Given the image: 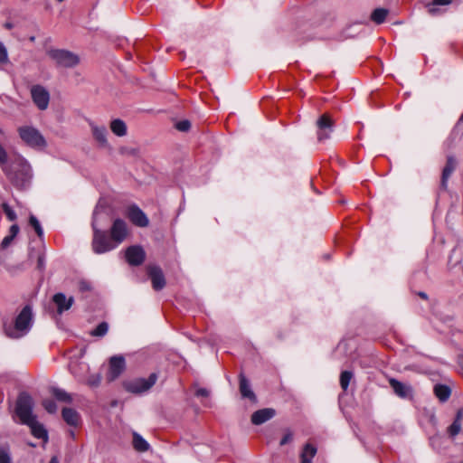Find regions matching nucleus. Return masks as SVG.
Returning <instances> with one entry per match:
<instances>
[{
    "label": "nucleus",
    "mask_w": 463,
    "mask_h": 463,
    "mask_svg": "<svg viewBox=\"0 0 463 463\" xmlns=\"http://www.w3.org/2000/svg\"><path fill=\"white\" fill-rule=\"evenodd\" d=\"M32 323V307L29 305H26L16 317L14 327H5V334L11 338H20L29 332Z\"/></svg>",
    "instance_id": "obj_1"
},
{
    "label": "nucleus",
    "mask_w": 463,
    "mask_h": 463,
    "mask_svg": "<svg viewBox=\"0 0 463 463\" xmlns=\"http://www.w3.org/2000/svg\"><path fill=\"white\" fill-rule=\"evenodd\" d=\"M21 140L29 147L35 150H43L47 142L43 134L34 127L25 125L17 128Z\"/></svg>",
    "instance_id": "obj_2"
},
{
    "label": "nucleus",
    "mask_w": 463,
    "mask_h": 463,
    "mask_svg": "<svg viewBox=\"0 0 463 463\" xmlns=\"http://www.w3.org/2000/svg\"><path fill=\"white\" fill-rule=\"evenodd\" d=\"M98 210L96 209L93 213L92 227L94 230L93 240H92V250L97 254H102L110 251L118 247L117 243L109 238L105 232L97 229L96 221L98 217Z\"/></svg>",
    "instance_id": "obj_3"
},
{
    "label": "nucleus",
    "mask_w": 463,
    "mask_h": 463,
    "mask_svg": "<svg viewBox=\"0 0 463 463\" xmlns=\"http://www.w3.org/2000/svg\"><path fill=\"white\" fill-rule=\"evenodd\" d=\"M7 176L15 187L26 188L33 176L31 165L25 160H22L14 172L7 173Z\"/></svg>",
    "instance_id": "obj_4"
},
{
    "label": "nucleus",
    "mask_w": 463,
    "mask_h": 463,
    "mask_svg": "<svg viewBox=\"0 0 463 463\" xmlns=\"http://www.w3.org/2000/svg\"><path fill=\"white\" fill-rule=\"evenodd\" d=\"M157 378V374L156 373H152L148 378H136L125 381L123 383V387L130 393L141 394L150 390L156 384Z\"/></svg>",
    "instance_id": "obj_5"
},
{
    "label": "nucleus",
    "mask_w": 463,
    "mask_h": 463,
    "mask_svg": "<svg viewBox=\"0 0 463 463\" xmlns=\"http://www.w3.org/2000/svg\"><path fill=\"white\" fill-rule=\"evenodd\" d=\"M33 399L29 394L23 392L18 396L15 405V414L22 424L29 423L31 420L36 418L33 413Z\"/></svg>",
    "instance_id": "obj_6"
},
{
    "label": "nucleus",
    "mask_w": 463,
    "mask_h": 463,
    "mask_svg": "<svg viewBox=\"0 0 463 463\" xmlns=\"http://www.w3.org/2000/svg\"><path fill=\"white\" fill-rule=\"evenodd\" d=\"M47 54L58 66L61 67L72 68L80 63L79 56L67 50L51 49L47 52Z\"/></svg>",
    "instance_id": "obj_7"
},
{
    "label": "nucleus",
    "mask_w": 463,
    "mask_h": 463,
    "mask_svg": "<svg viewBox=\"0 0 463 463\" xmlns=\"http://www.w3.org/2000/svg\"><path fill=\"white\" fill-rule=\"evenodd\" d=\"M317 136L318 142L328 139L334 130V121L329 114L321 115L317 120Z\"/></svg>",
    "instance_id": "obj_8"
},
{
    "label": "nucleus",
    "mask_w": 463,
    "mask_h": 463,
    "mask_svg": "<svg viewBox=\"0 0 463 463\" xmlns=\"http://www.w3.org/2000/svg\"><path fill=\"white\" fill-rule=\"evenodd\" d=\"M126 369V361L123 355H114L109 358L107 380L113 382L118 379Z\"/></svg>",
    "instance_id": "obj_9"
},
{
    "label": "nucleus",
    "mask_w": 463,
    "mask_h": 463,
    "mask_svg": "<svg viewBox=\"0 0 463 463\" xmlns=\"http://www.w3.org/2000/svg\"><path fill=\"white\" fill-rule=\"evenodd\" d=\"M31 96L33 103L40 110H45L50 101L49 91L42 85H33L31 88Z\"/></svg>",
    "instance_id": "obj_10"
},
{
    "label": "nucleus",
    "mask_w": 463,
    "mask_h": 463,
    "mask_svg": "<svg viewBox=\"0 0 463 463\" xmlns=\"http://www.w3.org/2000/svg\"><path fill=\"white\" fill-rule=\"evenodd\" d=\"M125 258L129 265L139 266L144 262L146 253L142 247L134 245L126 250Z\"/></svg>",
    "instance_id": "obj_11"
},
{
    "label": "nucleus",
    "mask_w": 463,
    "mask_h": 463,
    "mask_svg": "<svg viewBox=\"0 0 463 463\" xmlns=\"http://www.w3.org/2000/svg\"><path fill=\"white\" fill-rule=\"evenodd\" d=\"M128 229L126 222L121 219H116L110 229V237L118 246L127 237Z\"/></svg>",
    "instance_id": "obj_12"
},
{
    "label": "nucleus",
    "mask_w": 463,
    "mask_h": 463,
    "mask_svg": "<svg viewBox=\"0 0 463 463\" xmlns=\"http://www.w3.org/2000/svg\"><path fill=\"white\" fill-rule=\"evenodd\" d=\"M389 383L394 393L400 398L411 399L413 397V390L410 384L402 383L394 378H391Z\"/></svg>",
    "instance_id": "obj_13"
},
{
    "label": "nucleus",
    "mask_w": 463,
    "mask_h": 463,
    "mask_svg": "<svg viewBox=\"0 0 463 463\" xmlns=\"http://www.w3.org/2000/svg\"><path fill=\"white\" fill-rule=\"evenodd\" d=\"M148 276L152 282V287L155 290L158 291L165 286V279L163 271L158 266H149L147 270Z\"/></svg>",
    "instance_id": "obj_14"
},
{
    "label": "nucleus",
    "mask_w": 463,
    "mask_h": 463,
    "mask_svg": "<svg viewBox=\"0 0 463 463\" xmlns=\"http://www.w3.org/2000/svg\"><path fill=\"white\" fill-rule=\"evenodd\" d=\"M128 217L138 227H146L149 223L148 218L145 213L137 205H132L128 209Z\"/></svg>",
    "instance_id": "obj_15"
},
{
    "label": "nucleus",
    "mask_w": 463,
    "mask_h": 463,
    "mask_svg": "<svg viewBox=\"0 0 463 463\" xmlns=\"http://www.w3.org/2000/svg\"><path fill=\"white\" fill-rule=\"evenodd\" d=\"M276 415V411L272 408H265L256 411L251 415V422L254 425H260L269 420Z\"/></svg>",
    "instance_id": "obj_16"
},
{
    "label": "nucleus",
    "mask_w": 463,
    "mask_h": 463,
    "mask_svg": "<svg viewBox=\"0 0 463 463\" xmlns=\"http://www.w3.org/2000/svg\"><path fill=\"white\" fill-rule=\"evenodd\" d=\"M52 300L57 307V312L59 314H62L64 311L70 309L74 302L72 297L67 298L63 293H56L52 297Z\"/></svg>",
    "instance_id": "obj_17"
},
{
    "label": "nucleus",
    "mask_w": 463,
    "mask_h": 463,
    "mask_svg": "<svg viewBox=\"0 0 463 463\" xmlns=\"http://www.w3.org/2000/svg\"><path fill=\"white\" fill-rule=\"evenodd\" d=\"M91 132L96 139L99 142V146L102 147H109V144L107 139V128L104 126H97L93 123L90 124Z\"/></svg>",
    "instance_id": "obj_18"
},
{
    "label": "nucleus",
    "mask_w": 463,
    "mask_h": 463,
    "mask_svg": "<svg viewBox=\"0 0 463 463\" xmlns=\"http://www.w3.org/2000/svg\"><path fill=\"white\" fill-rule=\"evenodd\" d=\"M457 166V161L454 158L453 156H449L447 157V163L445 167L442 171V176H441V186L442 188L446 189L448 185V179L450 176V175L454 172Z\"/></svg>",
    "instance_id": "obj_19"
},
{
    "label": "nucleus",
    "mask_w": 463,
    "mask_h": 463,
    "mask_svg": "<svg viewBox=\"0 0 463 463\" xmlns=\"http://www.w3.org/2000/svg\"><path fill=\"white\" fill-rule=\"evenodd\" d=\"M31 429L32 434L37 439L47 440L48 433L43 424H41L36 418L31 420L29 423H25Z\"/></svg>",
    "instance_id": "obj_20"
},
{
    "label": "nucleus",
    "mask_w": 463,
    "mask_h": 463,
    "mask_svg": "<svg viewBox=\"0 0 463 463\" xmlns=\"http://www.w3.org/2000/svg\"><path fill=\"white\" fill-rule=\"evenodd\" d=\"M240 392L243 398H248L252 402H256V395L250 388L248 379L242 374H240Z\"/></svg>",
    "instance_id": "obj_21"
},
{
    "label": "nucleus",
    "mask_w": 463,
    "mask_h": 463,
    "mask_svg": "<svg viewBox=\"0 0 463 463\" xmlns=\"http://www.w3.org/2000/svg\"><path fill=\"white\" fill-rule=\"evenodd\" d=\"M61 415L66 423L71 426H77L80 421V414L71 408H64Z\"/></svg>",
    "instance_id": "obj_22"
},
{
    "label": "nucleus",
    "mask_w": 463,
    "mask_h": 463,
    "mask_svg": "<svg viewBox=\"0 0 463 463\" xmlns=\"http://www.w3.org/2000/svg\"><path fill=\"white\" fill-rule=\"evenodd\" d=\"M70 369L78 381H82L85 373L89 371V365L85 363H71Z\"/></svg>",
    "instance_id": "obj_23"
},
{
    "label": "nucleus",
    "mask_w": 463,
    "mask_h": 463,
    "mask_svg": "<svg viewBox=\"0 0 463 463\" xmlns=\"http://www.w3.org/2000/svg\"><path fill=\"white\" fill-rule=\"evenodd\" d=\"M434 393L441 402H445L449 400L451 391L450 388L445 384H436Z\"/></svg>",
    "instance_id": "obj_24"
},
{
    "label": "nucleus",
    "mask_w": 463,
    "mask_h": 463,
    "mask_svg": "<svg viewBox=\"0 0 463 463\" xmlns=\"http://www.w3.org/2000/svg\"><path fill=\"white\" fill-rule=\"evenodd\" d=\"M110 129L118 137H124L127 134V125L119 118L111 121Z\"/></svg>",
    "instance_id": "obj_25"
},
{
    "label": "nucleus",
    "mask_w": 463,
    "mask_h": 463,
    "mask_svg": "<svg viewBox=\"0 0 463 463\" xmlns=\"http://www.w3.org/2000/svg\"><path fill=\"white\" fill-rule=\"evenodd\" d=\"M19 226L17 224H13L9 229V234L6 235L2 242H1V248L3 250L6 249L14 241V239L17 236L19 232Z\"/></svg>",
    "instance_id": "obj_26"
},
{
    "label": "nucleus",
    "mask_w": 463,
    "mask_h": 463,
    "mask_svg": "<svg viewBox=\"0 0 463 463\" xmlns=\"http://www.w3.org/2000/svg\"><path fill=\"white\" fill-rule=\"evenodd\" d=\"M51 392L52 394L60 402L67 403H71L72 402L71 395L63 389L52 387Z\"/></svg>",
    "instance_id": "obj_27"
},
{
    "label": "nucleus",
    "mask_w": 463,
    "mask_h": 463,
    "mask_svg": "<svg viewBox=\"0 0 463 463\" xmlns=\"http://www.w3.org/2000/svg\"><path fill=\"white\" fill-rule=\"evenodd\" d=\"M317 449L310 444H307L301 453V463H312V458L315 457Z\"/></svg>",
    "instance_id": "obj_28"
},
{
    "label": "nucleus",
    "mask_w": 463,
    "mask_h": 463,
    "mask_svg": "<svg viewBox=\"0 0 463 463\" xmlns=\"http://www.w3.org/2000/svg\"><path fill=\"white\" fill-rule=\"evenodd\" d=\"M133 446L136 450L140 452L147 451L149 449L147 441L136 432L133 434Z\"/></svg>",
    "instance_id": "obj_29"
},
{
    "label": "nucleus",
    "mask_w": 463,
    "mask_h": 463,
    "mask_svg": "<svg viewBox=\"0 0 463 463\" xmlns=\"http://www.w3.org/2000/svg\"><path fill=\"white\" fill-rule=\"evenodd\" d=\"M388 13V10L385 8H376L372 13L371 19L377 24H383L385 21Z\"/></svg>",
    "instance_id": "obj_30"
},
{
    "label": "nucleus",
    "mask_w": 463,
    "mask_h": 463,
    "mask_svg": "<svg viewBox=\"0 0 463 463\" xmlns=\"http://www.w3.org/2000/svg\"><path fill=\"white\" fill-rule=\"evenodd\" d=\"M109 331V324L107 322L99 323L91 332L90 335L92 336L102 337Z\"/></svg>",
    "instance_id": "obj_31"
},
{
    "label": "nucleus",
    "mask_w": 463,
    "mask_h": 463,
    "mask_svg": "<svg viewBox=\"0 0 463 463\" xmlns=\"http://www.w3.org/2000/svg\"><path fill=\"white\" fill-rule=\"evenodd\" d=\"M353 377V373L350 371H344L340 375V385L344 391L348 389L350 381Z\"/></svg>",
    "instance_id": "obj_32"
},
{
    "label": "nucleus",
    "mask_w": 463,
    "mask_h": 463,
    "mask_svg": "<svg viewBox=\"0 0 463 463\" xmlns=\"http://www.w3.org/2000/svg\"><path fill=\"white\" fill-rule=\"evenodd\" d=\"M29 223L34 229L37 235L42 238L43 236V230L38 219L34 215L31 214L29 218Z\"/></svg>",
    "instance_id": "obj_33"
},
{
    "label": "nucleus",
    "mask_w": 463,
    "mask_h": 463,
    "mask_svg": "<svg viewBox=\"0 0 463 463\" xmlns=\"http://www.w3.org/2000/svg\"><path fill=\"white\" fill-rule=\"evenodd\" d=\"M1 207H2L4 213L5 214L6 218L10 222H14L16 220L17 216H16L15 212L7 203H3Z\"/></svg>",
    "instance_id": "obj_34"
},
{
    "label": "nucleus",
    "mask_w": 463,
    "mask_h": 463,
    "mask_svg": "<svg viewBox=\"0 0 463 463\" xmlns=\"http://www.w3.org/2000/svg\"><path fill=\"white\" fill-rule=\"evenodd\" d=\"M451 2L452 0H433L429 6V13L435 15L438 13V9L435 7L436 5H449Z\"/></svg>",
    "instance_id": "obj_35"
},
{
    "label": "nucleus",
    "mask_w": 463,
    "mask_h": 463,
    "mask_svg": "<svg viewBox=\"0 0 463 463\" xmlns=\"http://www.w3.org/2000/svg\"><path fill=\"white\" fill-rule=\"evenodd\" d=\"M0 463H13L10 450L7 447H0Z\"/></svg>",
    "instance_id": "obj_36"
},
{
    "label": "nucleus",
    "mask_w": 463,
    "mask_h": 463,
    "mask_svg": "<svg viewBox=\"0 0 463 463\" xmlns=\"http://www.w3.org/2000/svg\"><path fill=\"white\" fill-rule=\"evenodd\" d=\"M461 430V423H458V421H453L452 424L448 428V433L450 437L454 438L456 437Z\"/></svg>",
    "instance_id": "obj_37"
},
{
    "label": "nucleus",
    "mask_w": 463,
    "mask_h": 463,
    "mask_svg": "<svg viewBox=\"0 0 463 463\" xmlns=\"http://www.w3.org/2000/svg\"><path fill=\"white\" fill-rule=\"evenodd\" d=\"M101 382V375L99 373L90 375L87 380V384L90 387H98Z\"/></svg>",
    "instance_id": "obj_38"
},
{
    "label": "nucleus",
    "mask_w": 463,
    "mask_h": 463,
    "mask_svg": "<svg viewBox=\"0 0 463 463\" xmlns=\"http://www.w3.org/2000/svg\"><path fill=\"white\" fill-rule=\"evenodd\" d=\"M43 406L49 413H55L57 411V405L52 400H44Z\"/></svg>",
    "instance_id": "obj_39"
},
{
    "label": "nucleus",
    "mask_w": 463,
    "mask_h": 463,
    "mask_svg": "<svg viewBox=\"0 0 463 463\" xmlns=\"http://www.w3.org/2000/svg\"><path fill=\"white\" fill-rule=\"evenodd\" d=\"M175 128L182 132L188 131L191 128V123L189 120H181L176 123Z\"/></svg>",
    "instance_id": "obj_40"
},
{
    "label": "nucleus",
    "mask_w": 463,
    "mask_h": 463,
    "mask_svg": "<svg viewBox=\"0 0 463 463\" xmlns=\"http://www.w3.org/2000/svg\"><path fill=\"white\" fill-rule=\"evenodd\" d=\"M8 60L7 51L4 44L0 42V63H5Z\"/></svg>",
    "instance_id": "obj_41"
},
{
    "label": "nucleus",
    "mask_w": 463,
    "mask_h": 463,
    "mask_svg": "<svg viewBox=\"0 0 463 463\" xmlns=\"http://www.w3.org/2000/svg\"><path fill=\"white\" fill-rule=\"evenodd\" d=\"M8 159L7 153L4 146L0 144V165H4L6 164Z\"/></svg>",
    "instance_id": "obj_42"
},
{
    "label": "nucleus",
    "mask_w": 463,
    "mask_h": 463,
    "mask_svg": "<svg viewBox=\"0 0 463 463\" xmlns=\"http://www.w3.org/2000/svg\"><path fill=\"white\" fill-rule=\"evenodd\" d=\"M210 394L209 391L205 388H198L195 391V395L197 397H208Z\"/></svg>",
    "instance_id": "obj_43"
},
{
    "label": "nucleus",
    "mask_w": 463,
    "mask_h": 463,
    "mask_svg": "<svg viewBox=\"0 0 463 463\" xmlns=\"http://www.w3.org/2000/svg\"><path fill=\"white\" fill-rule=\"evenodd\" d=\"M45 266V260L43 256H39L37 260V267L39 269H43Z\"/></svg>",
    "instance_id": "obj_44"
},
{
    "label": "nucleus",
    "mask_w": 463,
    "mask_h": 463,
    "mask_svg": "<svg viewBox=\"0 0 463 463\" xmlns=\"http://www.w3.org/2000/svg\"><path fill=\"white\" fill-rule=\"evenodd\" d=\"M291 439H292V435L290 433L286 434L280 440V445L283 446V445L287 444L288 442H289Z\"/></svg>",
    "instance_id": "obj_45"
},
{
    "label": "nucleus",
    "mask_w": 463,
    "mask_h": 463,
    "mask_svg": "<svg viewBox=\"0 0 463 463\" xmlns=\"http://www.w3.org/2000/svg\"><path fill=\"white\" fill-rule=\"evenodd\" d=\"M462 417H463V411H462V410H458L457 411L456 418H455L454 421H458V423H461Z\"/></svg>",
    "instance_id": "obj_46"
},
{
    "label": "nucleus",
    "mask_w": 463,
    "mask_h": 463,
    "mask_svg": "<svg viewBox=\"0 0 463 463\" xmlns=\"http://www.w3.org/2000/svg\"><path fill=\"white\" fill-rule=\"evenodd\" d=\"M49 463H59V459L57 457H52Z\"/></svg>",
    "instance_id": "obj_47"
},
{
    "label": "nucleus",
    "mask_w": 463,
    "mask_h": 463,
    "mask_svg": "<svg viewBox=\"0 0 463 463\" xmlns=\"http://www.w3.org/2000/svg\"><path fill=\"white\" fill-rule=\"evenodd\" d=\"M419 296L423 298V299H427L428 298V296L425 292H420L419 293Z\"/></svg>",
    "instance_id": "obj_48"
},
{
    "label": "nucleus",
    "mask_w": 463,
    "mask_h": 463,
    "mask_svg": "<svg viewBox=\"0 0 463 463\" xmlns=\"http://www.w3.org/2000/svg\"><path fill=\"white\" fill-rule=\"evenodd\" d=\"M459 364H460L461 370L463 371V356L459 357Z\"/></svg>",
    "instance_id": "obj_49"
},
{
    "label": "nucleus",
    "mask_w": 463,
    "mask_h": 463,
    "mask_svg": "<svg viewBox=\"0 0 463 463\" xmlns=\"http://www.w3.org/2000/svg\"><path fill=\"white\" fill-rule=\"evenodd\" d=\"M5 27H6V28H8V29H10V28H12V24H5Z\"/></svg>",
    "instance_id": "obj_50"
},
{
    "label": "nucleus",
    "mask_w": 463,
    "mask_h": 463,
    "mask_svg": "<svg viewBox=\"0 0 463 463\" xmlns=\"http://www.w3.org/2000/svg\"><path fill=\"white\" fill-rule=\"evenodd\" d=\"M34 40H35V37H34V36L30 37V41H31V42H33Z\"/></svg>",
    "instance_id": "obj_51"
},
{
    "label": "nucleus",
    "mask_w": 463,
    "mask_h": 463,
    "mask_svg": "<svg viewBox=\"0 0 463 463\" xmlns=\"http://www.w3.org/2000/svg\"><path fill=\"white\" fill-rule=\"evenodd\" d=\"M459 121H462V122H463V114L460 116V118H459Z\"/></svg>",
    "instance_id": "obj_52"
},
{
    "label": "nucleus",
    "mask_w": 463,
    "mask_h": 463,
    "mask_svg": "<svg viewBox=\"0 0 463 463\" xmlns=\"http://www.w3.org/2000/svg\"><path fill=\"white\" fill-rule=\"evenodd\" d=\"M462 463H463V461H462Z\"/></svg>",
    "instance_id": "obj_53"
}]
</instances>
